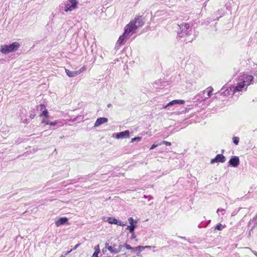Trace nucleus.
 Wrapping results in <instances>:
<instances>
[{"mask_svg":"<svg viewBox=\"0 0 257 257\" xmlns=\"http://www.w3.org/2000/svg\"><path fill=\"white\" fill-rule=\"evenodd\" d=\"M144 24L143 17H137L135 21H131L125 26L124 33L130 37L136 32L137 29L142 27Z\"/></svg>","mask_w":257,"mask_h":257,"instance_id":"obj_2","label":"nucleus"},{"mask_svg":"<svg viewBox=\"0 0 257 257\" xmlns=\"http://www.w3.org/2000/svg\"><path fill=\"white\" fill-rule=\"evenodd\" d=\"M85 70H86V67L85 66L82 67L79 70H77V72H78V75L80 74L81 73H82L83 71H85Z\"/></svg>","mask_w":257,"mask_h":257,"instance_id":"obj_28","label":"nucleus"},{"mask_svg":"<svg viewBox=\"0 0 257 257\" xmlns=\"http://www.w3.org/2000/svg\"><path fill=\"white\" fill-rule=\"evenodd\" d=\"M68 219L66 217L60 218L55 221V224L56 226L59 227L61 225L67 224H68Z\"/></svg>","mask_w":257,"mask_h":257,"instance_id":"obj_14","label":"nucleus"},{"mask_svg":"<svg viewBox=\"0 0 257 257\" xmlns=\"http://www.w3.org/2000/svg\"><path fill=\"white\" fill-rule=\"evenodd\" d=\"M98 252H97L95 251L93 253V254H92V257H98Z\"/></svg>","mask_w":257,"mask_h":257,"instance_id":"obj_36","label":"nucleus"},{"mask_svg":"<svg viewBox=\"0 0 257 257\" xmlns=\"http://www.w3.org/2000/svg\"><path fill=\"white\" fill-rule=\"evenodd\" d=\"M124 246L127 249H131L132 250L133 248V247H132L130 244H125L124 245Z\"/></svg>","mask_w":257,"mask_h":257,"instance_id":"obj_32","label":"nucleus"},{"mask_svg":"<svg viewBox=\"0 0 257 257\" xmlns=\"http://www.w3.org/2000/svg\"><path fill=\"white\" fill-rule=\"evenodd\" d=\"M37 110L42 111L46 109V106L44 104H40L37 106Z\"/></svg>","mask_w":257,"mask_h":257,"instance_id":"obj_24","label":"nucleus"},{"mask_svg":"<svg viewBox=\"0 0 257 257\" xmlns=\"http://www.w3.org/2000/svg\"><path fill=\"white\" fill-rule=\"evenodd\" d=\"M180 30L178 33V36L180 38L184 37L189 35L191 32L190 25L187 23H184L178 25Z\"/></svg>","mask_w":257,"mask_h":257,"instance_id":"obj_5","label":"nucleus"},{"mask_svg":"<svg viewBox=\"0 0 257 257\" xmlns=\"http://www.w3.org/2000/svg\"><path fill=\"white\" fill-rule=\"evenodd\" d=\"M48 125H50L51 126H55V125H56L57 124H56V120L54 122H52V121H50L49 122V123Z\"/></svg>","mask_w":257,"mask_h":257,"instance_id":"obj_34","label":"nucleus"},{"mask_svg":"<svg viewBox=\"0 0 257 257\" xmlns=\"http://www.w3.org/2000/svg\"><path fill=\"white\" fill-rule=\"evenodd\" d=\"M64 121H65V120L64 119L56 120V122L57 125H58V127H61V126H63L64 125V124L65 123L64 122Z\"/></svg>","mask_w":257,"mask_h":257,"instance_id":"obj_20","label":"nucleus"},{"mask_svg":"<svg viewBox=\"0 0 257 257\" xmlns=\"http://www.w3.org/2000/svg\"><path fill=\"white\" fill-rule=\"evenodd\" d=\"M76 120H77V117H74L73 118L70 119L69 120V121H71V122H74V121H75Z\"/></svg>","mask_w":257,"mask_h":257,"instance_id":"obj_37","label":"nucleus"},{"mask_svg":"<svg viewBox=\"0 0 257 257\" xmlns=\"http://www.w3.org/2000/svg\"><path fill=\"white\" fill-rule=\"evenodd\" d=\"M35 116V114L31 113L30 115V117L31 118H34Z\"/></svg>","mask_w":257,"mask_h":257,"instance_id":"obj_38","label":"nucleus"},{"mask_svg":"<svg viewBox=\"0 0 257 257\" xmlns=\"http://www.w3.org/2000/svg\"><path fill=\"white\" fill-rule=\"evenodd\" d=\"M65 72L69 77H74L78 75L77 71H72L67 69H65Z\"/></svg>","mask_w":257,"mask_h":257,"instance_id":"obj_17","label":"nucleus"},{"mask_svg":"<svg viewBox=\"0 0 257 257\" xmlns=\"http://www.w3.org/2000/svg\"><path fill=\"white\" fill-rule=\"evenodd\" d=\"M184 103H185V101L183 100H181V99L174 100L170 102L169 103H168L166 105H165L163 107V108H167L168 106H172V105H175V104H184Z\"/></svg>","mask_w":257,"mask_h":257,"instance_id":"obj_15","label":"nucleus"},{"mask_svg":"<svg viewBox=\"0 0 257 257\" xmlns=\"http://www.w3.org/2000/svg\"><path fill=\"white\" fill-rule=\"evenodd\" d=\"M225 226V225H222L221 223H218L215 227V229L218 230H222L224 228Z\"/></svg>","mask_w":257,"mask_h":257,"instance_id":"obj_22","label":"nucleus"},{"mask_svg":"<svg viewBox=\"0 0 257 257\" xmlns=\"http://www.w3.org/2000/svg\"><path fill=\"white\" fill-rule=\"evenodd\" d=\"M150 198L151 199H153V197L152 196H150Z\"/></svg>","mask_w":257,"mask_h":257,"instance_id":"obj_44","label":"nucleus"},{"mask_svg":"<svg viewBox=\"0 0 257 257\" xmlns=\"http://www.w3.org/2000/svg\"><path fill=\"white\" fill-rule=\"evenodd\" d=\"M225 210L224 209H223V208H219L217 210V213L218 214V215L219 216L220 214L221 215H224V213H225Z\"/></svg>","mask_w":257,"mask_h":257,"instance_id":"obj_23","label":"nucleus"},{"mask_svg":"<svg viewBox=\"0 0 257 257\" xmlns=\"http://www.w3.org/2000/svg\"><path fill=\"white\" fill-rule=\"evenodd\" d=\"M232 140H233V143L235 145H237L238 144L239 141V138L238 137H233L232 138Z\"/></svg>","mask_w":257,"mask_h":257,"instance_id":"obj_26","label":"nucleus"},{"mask_svg":"<svg viewBox=\"0 0 257 257\" xmlns=\"http://www.w3.org/2000/svg\"><path fill=\"white\" fill-rule=\"evenodd\" d=\"M225 161V157L222 154H218L214 159H211L210 163L211 164H213L215 162L224 163Z\"/></svg>","mask_w":257,"mask_h":257,"instance_id":"obj_12","label":"nucleus"},{"mask_svg":"<svg viewBox=\"0 0 257 257\" xmlns=\"http://www.w3.org/2000/svg\"><path fill=\"white\" fill-rule=\"evenodd\" d=\"M77 4V0H68V2L64 8V11L65 12L72 11L76 8Z\"/></svg>","mask_w":257,"mask_h":257,"instance_id":"obj_7","label":"nucleus"},{"mask_svg":"<svg viewBox=\"0 0 257 257\" xmlns=\"http://www.w3.org/2000/svg\"><path fill=\"white\" fill-rule=\"evenodd\" d=\"M213 89L212 87H208L204 91L200 92L195 97L197 100L200 102L206 101L207 99L211 97Z\"/></svg>","mask_w":257,"mask_h":257,"instance_id":"obj_4","label":"nucleus"},{"mask_svg":"<svg viewBox=\"0 0 257 257\" xmlns=\"http://www.w3.org/2000/svg\"><path fill=\"white\" fill-rule=\"evenodd\" d=\"M41 117L44 116V117H49L48 112L47 109L43 110L42 112L40 115Z\"/></svg>","mask_w":257,"mask_h":257,"instance_id":"obj_21","label":"nucleus"},{"mask_svg":"<svg viewBox=\"0 0 257 257\" xmlns=\"http://www.w3.org/2000/svg\"><path fill=\"white\" fill-rule=\"evenodd\" d=\"M152 247H153L154 248L155 246H149V245H146V246H143V248H142V250L145 249V248H151Z\"/></svg>","mask_w":257,"mask_h":257,"instance_id":"obj_35","label":"nucleus"},{"mask_svg":"<svg viewBox=\"0 0 257 257\" xmlns=\"http://www.w3.org/2000/svg\"><path fill=\"white\" fill-rule=\"evenodd\" d=\"M130 38V36H127V35L123 32V33L119 37L117 41L116 42V47L118 48L121 45L124 44L126 41Z\"/></svg>","mask_w":257,"mask_h":257,"instance_id":"obj_8","label":"nucleus"},{"mask_svg":"<svg viewBox=\"0 0 257 257\" xmlns=\"http://www.w3.org/2000/svg\"><path fill=\"white\" fill-rule=\"evenodd\" d=\"M160 143L159 144H153L150 148V150H153L154 149H155V148H156L157 147L160 146Z\"/></svg>","mask_w":257,"mask_h":257,"instance_id":"obj_31","label":"nucleus"},{"mask_svg":"<svg viewBox=\"0 0 257 257\" xmlns=\"http://www.w3.org/2000/svg\"><path fill=\"white\" fill-rule=\"evenodd\" d=\"M144 197L147 198V196H146V195H144Z\"/></svg>","mask_w":257,"mask_h":257,"instance_id":"obj_46","label":"nucleus"},{"mask_svg":"<svg viewBox=\"0 0 257 257\" xmlns=\"http://www.w3.org/2000/svg\"><path fill=\"white\" fill-rule=\"evenodd\" d=\"M49 117H43L42 120V123H44L45 124L48 125L50 120L48 119Z\"/></svg>","mask_w":257,"mask_h":257,"instance_id":"obj_25","label":"nucleus"},{"mask_svg":"<svg viewBox=\"0 0 257 257\" xmlns=\"http://www.w3.org/2000/svg\"><path fill=\"white\" fill-rule=\"evenodd\" d=\"M108 121V119L105 117H99L96 120L94 127H96L100 125L101 124L106 123Z\"/></svg>","mask_w":257,"mask_h":257,"instance_id":"obj_16","label":"nucleus"},{"mask_svg":"<svg viewBox=\"0 0 257 257\" xmlns=\"http://www.w3.org/2000/svg\"><path fill=\"white\" fill-rule=\"evenodd\" d=\"M132 233V235L131 238H135L136 237V235H135L134 231H133V233Z\"/></svg>","mask_w":257,"mask_h":257,"instance_id":"obj_40","label":"nucleus"},{"mask_svg":"<svg viewBox=\"0 0 257 257\" xmlns=\"http://www.w3.org/2000/svg\"><path fill=\"white\" fill-rule=\"evenodd\" d=\"M72 250H73V249H71L70 250L68 251L67 252H66V253L65 254V255H67L68 253H69L70 252H71Z\"/></svg>","mask_w":257,"mask_h":257,"instance_id":"obj_41","label":"nucleus"},{"mask_svg":"<svg viewBox=\"0 0 257 257\" xmlns=\"http://www.w3.org/2000/svg\"><path fill=\"white\" fill-rule=\"evenodd\" d=\"M130 131H125L120 133H114L113 134L112 137H115L117 139L127 138L130 137Z\"/></svg>","mask_w":257,"mask_h":257,"instance_id":"obj_9","label":"nucleus"},{"mask_svg":"<svg viewBox=\"0 0 257 257\" xmlns=\"http://www.w3.org/2000/svg\"><path fill=\"white\" fill-rule=\"evenodd\" d=\"M162 144H164V145H166V146H170L171 145V144L170 142L165 141H163L160 143V145H161Z\"/></svg>","mask_w":257,"mask_h":257,"instance_id":"obj_30","label":"nucleus"},{"mask_svg":"<svg viewBox=\"0 0 257 257\" xmlns=\"http://www.w3.org/2000/svg\"><path fill=\"white\" fill-rule=\"evenodd\" d=\"M107 249L109 251L113 253H117L120 251V248H115L111 246H108Z\"/></svg>","mask_w":257,"mask_h":257,"instance_id":"obj_18","label":"nucleus"},{"mask_svg":"<svg viewBox=\"0 0 257 257\" xmlns=\"http://www.w3.org/2000/svg\"><path fill=\"white\" fill-rule=\"evenodd\" d=\"M141 140H142V138L138 137H135L134 138L132 139L131 142L133 143L134 142H140Z\"/></svg>","mask_w":257,"mask_h":257,"instance_id":"obj_27","label":"nucleus"},{"mask_svg":"<svg viewBox=\"0 0 257 257\" xmlns=\"http://www.w3.org/2000/svg\"><path fill=\"white\" fill-rule=\"evenodd\" d=\"M253 76L247 73L241 74L233 85V90L235 92H243L246 90L247 87L253 83Z\"/></svg>","mask_w":257,"mask_h":257,"instance_id":"obj_1","label":"nucleus"},{"mask_svg":"<svg viewBox=\"0 0 257 257\" xmlns=\"http://www.w3.org/2000/svg\"><path fill=\"white\" fill-rule=\"evenodd\" d=\"M60 257H65V255H61Z\"/></svg>","mask_w":257,"mask_h":257,"instance_id":"obj_45","label":"nucleus"},{"mask_svg":"<svg viewBox=\"0 0 257 257\" xmlns=\"http://www.w3.org/2000/svg\"><path fill=\"white\" fill-rule=\"evenodd\" d=\"M79 244H77L72 249H76L79 246Z\"/></svg>","mask_w":257,"mask_h":257,"instance_id":"obj_39","label":"nucleus"},{"mask_svg":"<svg viewBox=\"0 0 257 257\" xmlns=\"http://www.w3.org/2000/svg\"><path fill=\"white\" fill-rule=\"evenodd\" d=\"M110 106H111V104H108L107 105V106H108V107H110Z\"/></svg>","mask_w":257,"mask_h":257,"instance_id":"obj_43","label":"nucleus"},{"mask_svg":"<svg viewBox=\"0 0 257 257\" xmlns=\"http://www.w3.org/2000/svg\"><path fill=\"white\" fill-rule=\"evenodd\" d=\"M229 165L233 167H237L239 164V158L237 156H234L232 157L229 161Z\"/></svg>","mask_w":257,"mask_h":257,"instance_id":"obj_13","label":"nucleus"},{"mask_svg":"<svg viewBox=\"0 0 257 257\" xmlns=\"http://www.w3.org/2000/svg\"><path fill=\"white\" fill-rule=\"evenodd\" d=\"M232 88H233V85L230 86H228L226 85L224 86L220 90V93L223 96H229L230 95H233L236 92L233 90Z\"/></svg>","mask_w":257,"mask_h":257,"instance_id":"obj_6","label":"nucleus"},{"mask_svg":"<svg viewBox=\"0 0 257 257\" xmlns=\"http://www.w3.org/2000/svg\"><path fill=\"white\" fill-rule=\"evenodd\" d=\"M142 248H143V246H139L137 247H133L132 250L134 252H136L137 254H138L142 251Z\"/></svg>","mask_w":257,"mask_h":257,"instance_id":"obj_19","label":"nucleus"},{"mask_svg":"<svg viewBox=\"0 0 257 257\" xmlns=\"http://www.w3.org/2000/svg\"><path fill=\"white\" fill-rule=\"evenodd\" d=\"M253 223L254 225H257V215L251 220L250 221L249 223Z\"/></svg>","mask_w":257,"mask_h":257,"instance_id":"obj_29","label":"nucleus"},{"mask_svg":"<svg viewBox=\"0 0 257 257\" xmlns=\"http://www.w3.org/2000/svg\"><path fill=\"white\" fill-rule=\"evenodd\" d=\"M104 221L108 222L110 224H114L119 226H123L125 225L120 220H117L114 217H107L106 220Z\"/></svg>","mask_w":257,"mask_h":257,"instance_id":"obj_11","label":"nucleus"},{"mask_svg":"<svg viewBox=\"0 0 257 257\" xmlns=\"http://www.w3.org/2000/svg\"><path fill=\"white\" fill-rule=\"evenodd\" d=\"M95 251L97 252H99V245H97L94 247Z\"/></svg>","mask_w":257,"mask_h":257,"instance_id":"obj_33","label":"nucleus"},{"mask_svg":"<svg viewBox=\"0 0 257 257\" xmlns=\"http://www.w3.org/2000/svg\"><path fill=\"white\" fill-rule=\"evenodd\" d=\"M20 44L18 42H14L9 45H3L1 46L0 51L4 54L16 51L20 47Z\"/></svg>","mask_w":257,"mask_h":257,"instance_id":"obj_3","label":"nucleus"},{"mask_svg":"<svg viewBox=\"0 0 257 257\" xmlns=\"http://www.w3.org/2000/svg\"><path fill=\"white\" fill-rule=\"evenodd\" d=\"M253 254H255L256 256H257V252L255 251H252Z\"/></svg>","mask_w":257,"mask_h":257,"instance_id":"obj_42","label":"nucleus"},{"mask_svg":"<svg viewBox=\"0 0 257 257\" xmlns=\"http://www.w3.org/2000/svg\"><path fill=\"white\" fill-rule=\"evenodd\" d=\"M128 220L130 225L127 226L126 229L129 230L130 233H133V231L137 227L136 223L137 221L135 220L133 217L128 218Z\"/></svg>","mask_w":257,"mask_h":257,"instance_id":"obj_10","label":"nucleus"}]
</instances>
